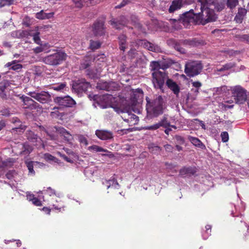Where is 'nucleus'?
Returning a JSON list of instances; mask_svg holds the SVG:
<instances>
[{
	"instance_id": "nucleus-1",
	"label": "nucleus",
	"mask_w": 249,
	"mask_h": 249,
	"mask_svg": "<svg viewBox=\"0 0 249 249\" xmlns=\"http://www.w3.org/2000/svg\"><path fill=\"white\" fill-rule=\"evenodd\" d=\"M198 4L195 7H197L204 14L203 16L206 18H209V22H214L217 17L214 11L220 12L225 7L226 0H197Z\"/></svg>"
},
{
	"instance_id": "nucleus-2",
	"label": "nucleus",
	"mask_w": 249,
	"mask_h": 249,
	"mask_svg": "<svg viewBox=\"0 0 249 249\" xmlns=\"http://www.w3.org/2000/svg\"><path fill=\"white\" fill-rule=\"evenodd\" d=\"M146 109L148 116L158 117L162 114L167 107L166 103L161 95H156L153 98H146Z\"/></svg>"
},
{
	"instance_id": "nucleus-3",
	"label": "nucleus",
	"mask_w": 249,
	"mask_h": 249,
	"mask_svg": "<svg viewBox=\"0 0 249 249\" xmlns=\"http://www.w3.org/2000/svg\"><path fill=\"white\" fill-rule=\"evenodd\" d=\"M198 9H199V8L198 7H197L196 10L195 9L196 12H194V9H191L189 11L183 13L180 16L178 20L183 24L192 22L204 25L209 23L210 20L208 19H209V18H206L205 17L203 16L204 14L201 11L200 12H197Z\"/></svg>"
},
{
	"instance_id": "nucleus-4",
	"label": "nucleus",
	"mask_w": 249,
	"mask_h": 249,
	"mask_svg": "<svg viewBox=\"0 0 249 249\" xmlns=\"http://www.w3.org/2000/svg\"><path fill=\"white\" fill-rule=\"evenodd\" d=\"M203 66L200 61L194 60L187 62L185 65L184 72L190 77H194L200 74Z\"/></svg>"
},
{
	"instance_id": "nucleus-5",
	"label": "nucleus",
	"mask_w": 249,
	"mask_h": 249,
	"mask_svg": "<svg viewBox=\"0 0 249 249\" xmlns=\"http://www.w3.org/2000/svg\"><path fill=\"white\" fill-rule=\"evenodd\" d=\"M168 78V73L164 71L152 73V82L154 88L160 89L162 92H164L165 82Z\"/></svg>"
},
{
	"instance_id": "nucleus-6",
	"label": "nucleus",
	"mask_w": 249,
	"mask_h": 249,
	"mask_svg": "<svg viewBox=\"0 0 249 249\" xmlns=\"http://www.w3.org/2000/svg\"><path fill=\"white\" fill-rule=\"evenodd\" d=\"M66 54L62 52H58L48 55L43 58V62L46 64L51 66H57L65 60Z\"/></svg>"
},
{
	"instance_id": "nucleus-7",
	"label": "nucleus",
	"mask_w": 249,
	"mask_h": 249,
	"mask_svg": "<svg viewBox=\"0 0 249 249\" xmlns=\"http://www.w3.org/2000/svg\"><path fill=\"white\" fill-rule=\"evenodd\" d=\"M27 94L41 104L48 103L51 101V95L48 91L37 89L29 91Z\"/></svg>"
},
{
	"instance_id": "nucleus-8",
	"label": "nucleus",
	"mask_w": 249,
	"mask_h": 249,
	"mask_svg": "<svg viewBox=\"0 0 249 249\" xmlns=\"http://www.w3.org/2000/svg\"><path fill=\"white\" fill-rule=\"evenodd\" d=\"M72 82V89L77 93L85 92L91 87L90 83L84 78H80Z\"/></svg>"
},
{
	"instance_id": "nucleus-9",
	"label": "nucleus",
	"mask_w": 249,
	"mask_h": 249,
	"mask_svg": "<svg viewBox=\"0 0 249 249\" xmlns=\"http://www.w3.org/2000/svg\"><path fill=\"white\" fill-rule=\"evenodd\" d=\"M232 97L236 104H242L247 100L246 90L240 86L234 87L232 90Z\"/></svg>"
},
{
	"instance_id": "nucleus-10",
	"label": "nucleus",
	"mask_w": 249,
	"mask_h": 249,
	"mask_svg": "<svg viewBox=\"0 0 249 249\" xmlns=\"http://www.w3.org/2000/svg\"><path fill=\"white\" fill-rule=\"evenodd\" d=\"M54 102L59 106L66 107H72L76 105L75 100L69 95L56 97L54 98Z\"/></svg>"
},
{
	"instance_id": "nucleus-11",
	"label": "nucleus",
	"mask_w": 249,
	"mask_h": 249,
	"mask_svg": "<svg viewBox=\"0 0 249 249\" xmlns=\"http://www.w3.org/2000/svg\"><path fill=\"white\" fill-rule=\"evenodd\" d=\"M96 87L98 89L109 91L118 90L119 86L117 83L115 82L101 81L97 83Z\"/></svg>"
},
{
	"instance_id": "nucleus-12",
	"label": "nucleus",
	"mask_w": 249,
	"mask_h": 249,
	"mask_svg": "<svg viewBox=\"0 0 249 249\" xmlns=\"http://www.w3.org/2000/svg\"><path fill=\"white\" fill-rule=\"evenodd\" d=\"M129 22L128 18L124 16H121L117 18H112L109 21V23L113 28L120 30L127 25Z\"/></svg>"
},
{
	"instance_id": "nucleus-13",
	"label": "nucleus",
	"mask_w": 249,
	"mask_h": 249,
	"mask_svg": "<svg viewBox=\"0 0 249 249\" xmlns=\"http://www.w3.org/2000/svg\"><path fill=\"white\" fill-rule=\"evenodd\" d=\"M92 31L95 36H102L105 33L104 22L102 20H97L92 26Z\"/></svg>"
},
{
	"instance_id": "nucleus-14",
	"label": "nucleus",
	"mask_w": 249,
	"mask_h": 249,
	"mask_svg": "<svg viewBox=\"0 0 249 249\" xmlns=\"http://www.w3.org/2000/svg\"><path fill=\"white\" fill-rule=\"evenodd\" d=\"M95 135L100 140L108 141L113 139V133L106 129H97L95 131Z\"/></svg>"
},
{
	"instance_id": "nucleus-15",
	"label": "nucleus",
	"mask_w": 249,
	"mask_h": 249,
	"mask_svg": "<svg viewBox=\"0 0 249 249\" xmlns=\"http://www.w3.org/2000/svg\"><path fill=\"white\" fill-rule=\"evenodd\" d=\"M88 150L93 152H103L106 153L102 154V156L107 157L109 158H112L114 157V154L110 151H108L107 149H104L101 146L97 145H92L88 148Z\"/></svg>"
},
{
	"instance_id": "nucleus-16",
	"label": "nucleus",
	"mask_w": 249,
	"mask_h": 249,
	"mask_svg": "<svg viewBox=\"0 0 249 249\" xmlns=\"http://www.w3.org/2000/svg\"><path fill=\"white\" fill-rule=\"evenodd\" d=\"M56 131L61 137H63L64 140L69 143H72L73 139L72 135L65 128L62 127H55Z\"/></svg>"
},
{
	"instance_id": "nucleus-17",
	"label": "nucleus",
	"mask_w": 249,
	"mask_h": 249,
	"mask_svg": "<svg viewBox=\"0 0 249 249\" xmlns=\"http://www.w3.org/2000/svg\"><path fill=\"white\" fill-rule=\"evenodd\" d=\"M26 137L27 139L32 143H37L41 144L42 142L41 139L33 131L31 130H27L26 132Z\"/></svg>"
},
{
	"instance_id": "nucleus-18",
	"label": "nucleus",
	"mask_w": 249,
	"mask_h": 249,
	"mask_svg": "<svg viewBox=\"0 0 249 249\" xmlns=\"http://www.w3.org/2000/svg\"><path fill=\"white\" fill-rule=\"evenodd\" d=\"M141 45L143 48L147 49L149 51L154 52H160V48L158 45L153 44L146 40H142L141 41Z\"/></svg>"
},
{
	"instance_id": "nucleus-19",
	"label": "nucleus",
	"mask_w": 249,
	"mask_h": 249,
	"mask_svg": "<svg viewBox=\"0 0 249 249\" xmlns=\"http://www.w3.org/2000/svg\"><path fill=\"white\" fill-rule=\"evenodd\" d=\"M10 86L7 80H3L0 82V97L3 100L7 99V94L6 89Z\"/></svg>"
},
{
	"instance_id": "nucleus-20",
	"label": "nucleus",
	"mask_w": 249,
	"mask_h": 249,
	"mask_svg": "<svg viewBox=\"0 0 249 249\" xmlns=\"http://www.w3.org/2000/svg\"><path fill=\"white\" fill-rule=\"evenodd\" d=\"M167 87L170 89L173 93L178 97V94L180 92V88L177 84L173 81V80L168 78L166 82L165 83Z\"/></svg>"
},
{
	"instance_id": "nucleus-21",
	"label": "nucleus",
	"mask_w": 249,
	"mask_h": 249,
	"mask_svg": "<svg viewBox=\"0 0 249 249\" xmlns=\"http://www.w3.org/2000/svg\"><path fill=\"white\" fill-rule=\"evenodd\" d=\"M102 184L107 186V189L113 188L114 189H119L120 185L117 179L114 177H111L109 180L103 179Z\"/></svg>"
},
{
	"instance_id": "nucleus-22",
	"label": "nucleus",
	"mask_w": 249,
	"mask_h": 249,
	"mask_svg": "<svg viewBox=\"0 0 249 249\" xmlns=\"http://www.w3.org/2000/svg\"><path fill=\"white\" fill-rule=\"evenodd\" d=\"M183 5V0H174L169 7L168 11L172 13L179 10Z\"/></svg>"
},
{
	"instance_id": "nucleus-23",
	"label": "nucleus",
	"mask_w": 249,
	"mask_h": 249,
	"mask_svg": "<svg viewBox=\"0 0 249 249\" xmlns=\"http://www.w3.org/2000/svg\"><path fill=\"white\" fill-rule=\"evenodd\" d=\"M196 173V168L192 167H184L179 171V175L182 177L191 176Z\"/></svg>"
},
{
	"instance_id": "nucleus-24",
	"label": "nucleus",
	"mask_w": 249,
	"mask_h": 249,
	"mask_svg": "<svg viewBox=\"0 0 249 249\" xmlns=\"http://www.w3.org/2000/svg\"><path fill=\"white\" fill-rule=\"evenodd\" d=\"M54 12L45 13L43 10H41L36 15V18L39 19H48L52 18L54 16Z\"/></svg>"
},
{
	"instance_id": "nucleus-25",
	"label": "nucleus",
	"mask_w": 249,
	"mask_h": 249,
	"mask_svg": "<svg viewBox=\"0 0 249 249\" xmlns=\"http://www.w3.org/2000/svg\"><path fill=\"white\" fill-rule=\"evenodd\" d=\"M21 145V155H28L32 152L33 148L28 142H24Z\"/></svg>"
},
{
	"instance_id": "nucleus-26",
	"label": "nucleus",
	"mask_w": 249,
	"mask_h": 249,
	"mask_svg": "<svg viewBox=\"0 0 249 249\" xmlns=\"http://www.w3.org/2000/svg\"><path fill=\"white\" fill-rule=\"evenodd\" d=\"M188 139L195 146L203 150L206 149L205 145L197 138L189 136Z\"/></svg>"
},
{
	"instance_id": "nucleus-27",
	"label": "nucleus",
	"mask_w": 249,
	"mask_h": 249,
	"mask_svg": "<svg viewBox=\"0 0 249 249\" xmlns=\"http://www.w3.org/2000/svg\"><path fill=\"white\" fill-rule=\"evenodd\" d=\"M202 41L197 38L185 39L183 40V44L190 46H197L202 44Z\"/></svg>"
},
{
	"instance_id": "nucleus-28",
	"label": "nucleus",
	"mask_w": 249,
	"mask_h": 249,
	"mask_svg": "<svg viewBox=\"0 0 249 249\" xmlns=\"http://www.w3.org/2000/svg\"><path fill=\"white\" fill-rule=\"evenodd\" d=\"M11 122L13 124H18L17 126L13 128V130L16 131H19V132H22V130H24L26 127L25 125L21 124L20 120L17 117H13L11 119Z\"/></svg>"
},
{
	"instance_id": "nucleus-29",
	"label": "nucleus",
	"mask_w": 249,
	"mask_h": 249,
	"mask_svg": "<svg viewBox=\"0 0 249 249\" xmlns=\"http://www.w3.org/2000/svg\"><path fill=\"white\" fill-rule=\"evenodd\" d=\"M126 38L125 35L122 34L118 36L119 48L121 51H124L126 48Z\"/></svg>"
},
{
	"instance_id": "nucleus-30",
	"label": "nucleus",
	"mask_w": 249,
	"mask_h": 249,
	"mask_svg": "<svg viewBox=\"0 0 249 249\" xmlns=\"http://www.w3.org/2000/svg\"><path fill=\"white\" fill-rule=\"evenodd\" d=\"M20 98L25 105L29 104L30 105H32L35 108L39 107V105L31 97L22 95L20 97Z\"/></svg>"
},
{
	"instance_id": "nucleus-31",
	"label": "nucleus",
	"mask_w": 249,
	"mask_h": 249,
	"mask_svg": "<svg viewBox=\"0 0 249 249\" xmlns=\"http://www.w3.org/2000/svg\"><path fill=\"white\" fill-rule=\"evenodd\" d=\"M150 70L151 71V73L152 72H161L160 63L159 61H152L150 62Z\"/></svg>"
},
{
	"instance_id": "nucleus-32",
	"label": "nucleus",
	"mask_w": 249,
	"mask_h": 249,
	"mask_svg": "<svg viewBox=\"0 0 249 249\" xmlns=\"http://www.w3.org/2000/svg\"><path fill=\"white\" fill-rule=\"evenodd\" d=\"M25 163L28 169L29 175L34 176L35 175V171L34 170V167L38 162L35 161H25Z\"/></svg>"
},
{
	"instance_id": "nucleus-33",
	"label": "nucleus",
	"mask_w": 249,
	"mask_h": 249,
	"mask_svg": "<svg viewBox=\"0 0 249 249\" xmlns=\"http://www.w3.org/2000/svg\"><path fill=\"white\" fill-rule=\"evenodd\" d=\"M86 74L91 79H98L100 76V73L96 69H87Z\"/></svg>"
},
{
	"instance_id": "nucleus-34",
	"label": "nucleus",
	"mask_w": 249,
	"mask_h": 249,
	"mask_svg": "<svg viewBox=\"0 0 249 249\" xmlns=\"http://www.w3.org/2000/svg\"><path fill=\"white\" fill-rule=\"evenodd\" d=\"M168 115L164 114L162 118L160 119V121L158 122L159 125L160 127H163L164 128H166L167 127H169L170 126V122L168 119Z\"/></svg>"
},
{
	"instance_id": "nucleus-35",
	"label": "nucleus",
	"mask_w": 249,
	"mask_h": 249,
	"mask_svg": "<svg viewBox=\"0 0 249 249\" xmlns=\"http://www.w3.org/2000/svg\"><path fill=\"white\" fill-rule=\"evenodd\" d=\"M127 116L128 118H126L125 116H121L123 120L125 122L129 123L134 121L136 123L139 121V117L134 114L127 113Z\"/></svg>"
},
{
	"instance_id": "nucleus-36",
	"label": "nucleus",
	"mask_w": 249,
	"mask_h": 249,
	"mask_svg": "<svg viewBox=\"0 0 249 249\" xmlns=\"http://www.w3.org/2000/svg\"><path fill=\"white\" fill-rule=\"evenodd\" d=\"M101 43L98 41L90 40L89 48L92 50H95L100 47Z\"/></svg>"
},
{
	"instance_id": "nucleus-37",
	"label": "nucleus",
	"mask_w": 249,
	"mask_h": 249,
	"mask_svg": "<svg viewBox=\"0 0 249 249\" xmlns=\"http://www.w3.org/2000/svg\"><path fill=\"white\" fill-rule=\"evenodd\" d=\"M39 32L36 31V33H33L32 36L33 37V40L34 42L40 46H42L43 44L41 43V41L39 37Z\"/></svg>"
},
{
	"instance_id": "nucleus-38",
	"label": "nucleus",
	"mask_w": 249,
	"mask_h": 249,
	"mask_svg": "<svg viewBox=\"0 0 249 249\" xmlns=\"http://www.w3.org/2000/svg\"><path fill=\"white\" fill-rule=\"evenodd\" d=\"M66 84L65 83H61L60 84L53 85L52 87V89L56 91H61L66 87Z\"/></svg>"
},
{
	"instance_id": "nucleus-39",
	"label": "nucleus",
	"mask_w": 249,
	"mask_h": 249,
	"mask_svg": "<svg viewBox=\"0 0 249 249\" xmlns=\"http://www.w3.org/2000/svg\"><path fill=\"white\" fill-rule=\"evenodd\" d=\"M14 2V0H0V8L6 6H10L12 5Z\"/></svg>"
},
{
	"instance_id": "nucleus-40",
	"label": "nucleus",
	"mask_w": 249,
	"mask_h": 249,
	"mask_svg": "<svg viewBox=\"0 0 249 249\" xmlns=\"http://www.w3.org/2000/svg\"><path fill=\"white\" fill-rule=\"evenodd\" d=\"M21 34H19V36H22V38L23 37H28L29 36H32L33 33H32V31L31 30H22L21 32H19Z\"/></svg>"
},
{
	"instance_id": "nucleus-41",
	"label": "nucleus",
	"mask_w": 249,
	"mask_h": 249,
	"mask_svg": "<svg viewBox=\"0 0 249 249\" xmlns=\"http://www.w3.org/2000/svg\"><path fill=\"white\" fill-rule=\"evenodd\" d=\"M78 140L80 143H82L85 145L88 144V142L86 137L83 135H78Z\"/></svg>"
},
{
	"instance_id": "nucleus-42",
	"label": "nucleus",
	"mask_w": 249,
	"mask_h": 249,
	"mask_svg": "<svg viewBox=\"0 0 249 249\" xmlns=\"http://www.w3.org/2000/svg\"><path fill=\"white\" fill-rule=\"evenodd\" d=\"M238 3V0H227V6L231 9L235 7Z\"/></svg>"
},
{
	"instance_id": "nucleus-43",
	"label": "nucleus",
	"mask_w": 249,
	"mask_h": 249,
	"mask_svg": "<svg viewBox=\"0 0 249 249\" xmlns=\"http://www.w3.org/2000/svg\"><path fill=\"white\" fill-rule=\"evenodd\" d=\"M132 0H123L121 3L115 7V9L121 8L130 3Z\"/></svg>"
},
{
	"instance_id": "nucleus-44",
	"label": "nucleus",
	"mask_w": 249,
	"mask_h": 249,
	"mask_svg": "<svg viewBox=\"0 0 249 249\" xmlns=\"http://www.w3.org/2000/svg\"><path fill=\"white\" fill-rule=\"evenodd\" d=\"M1 115L5 117H9L10 114V111L8 108L3 107L0 111Z\"/></svg>"
},
{
	"instance_id": "nucleus-45",
	"label": "nucleus",
	"mask_w": 249,
	"mask_h": 249,
	"mask_svg": "<svg viewBox=\"0 0 249 249\" xmlns=\"http://www.w3.org/2000/svg\"><path fill=\"white\" fill-rule=\"evenodd\" d=\"M137 55H138V51L134 49H131L128 52V55L131 59H133V58L136 57Z\"/></svg>"
},
{
	"instance_id": "nucleus-46",
	"label": "nucleus",
	"mask_w": 249,
	"mask_h": 249,
	"mask_svg": "<svg viewBox=\"0 0 249 249\" xmlns=\"http://www.w3.org/2000/svg\"><path fill=\"white\" fill-rule=\"evenodd\" d=\"M143 94V91L141 89H136L133 91V98L137 99V97H139L140 95L142 96Z\"/></svg>"
},
{
	"instance_id": "nucleus-47",
	"label": "nucleus",
	"mask_w": 249,
	"mask_h": 249,
	"mask_svg": "<svg viewBox=\"0 0 249 249\" xmlns=\"http://www.w3.org/2000/svg\"><path fill=\"white\" fill-rule=\"evenodd\" d=\"M17 175V173L14 170L9 171L6 174V178L9 179H12L15 176Z\"/></svg>"
},
{
	"instance_id": "nucleus-48",
	"label": "nucleus",
	"mask_w": 249,
	"mask_h": 249,
	"mask_svg": "<svg viewBox=\"0 0 249 249\" xmlns=\"http://www.w3.org/2000/svg\"><path fill=\"white\" fill-rule=\"evenodd\" d=\"M205 228H206L205 233L207 234V235L206 236H205L204 234H202V236L204 239H207L208 236L210 234L212 227L210 225H207L205 227Z\"/></svg>"
},
{
	"instance_id": "nucleus-49",
	"label": "nucleus",
	"mask_w": 249,
	"mask_h": 249,
	"mask_svg": "<svg viewBox=\"0 0 249 249\" xmlns=\"http://www.w3.org/2000/svg\"><path fill=\"white\" fill-rule=\"evenodd\" d=\"M221 137L223 142H227L229 140V134L226 131L222 132L221 134Z\"/></svg>"
},
{
	"instance_id": "nucleus-50",
	"label": "nucleus",
	"mask_w": 249,
	"mask_h": 249,
	"mask_svg": "<svg viewBox=\"0 0 249 249\" xmlns=\"http://www.w3.org/2000/svg\"><path fill=\"white\" fill-rule=\"evenodd\" d=\"M22 68V66L20 64H16V62L14 64H13V65L10 68V69L14 71H18L19 70L21 69Z\"/></svg>"
},
{
	"instance_id": "nucleus-51",
	"label": "nucleus",
	"mask_w": 249,
	"mask_h": 249,
	"mask_svg": "<svg viewBox=\"0 0 249 249\" xmlns=\"http://www.w3.org/2000/svg\"><path fill=\"white\" fill-rule=\"evenodd\" d=\"M225 65V68H226V70H229L233 68H234V67H235L236 66V63H234V62H229V63H227L225 64H224Z\"/></svg>"
},
{
	"instance_id": "nucleus-52",
	"label": "nucleus",
	"mask_w": 249,
	"mask_h": 249,
	"mask_svg": "<svg viewBox=\"0 0 249 249\" xmlns=\"http://www.w3.org/2000/svg\"><path fill=\"white\" fill-rule=\"evenodd\" d=\"M174 47H175V50L178 51L180 53H185V50L183 48L181 47L179 44H176L175 45Z\"/></svg>"
},
{
	"instance_id": "nucleus-53",
	"label": "nucleus",
	"mask_w": 249,
	"mask_h": 249,
	"mask_svg": "<svg viewBox=\"0 0 249 249\" xmlns=\"http://www.w3.org/2000/svg\"><path fill=\"white\" fill-rule=\"evenodd\" d=\"M160 127L158 123L153 125L146 126L145 127V129L147 130H156L159 128Z\"/></svg>"
},
{
	"instance_id": "nucleus-54",
	"label": "nucleus",
	"mask_w": 249,
	"mask_h": 249,
	"mask_svg": "<svg viewBox=\"0 0 249 249\" xmlns=\"http://www.w3.org/2000/svg\"><path fill=\"white\" fill-rule=\"evenodd\" d=\"M44 157L45 159L47 160L55 161V160L56 159L55 157L49 153L45 154Z\"/></svg>"
},
{
	"instance_id": "nucleus-55",
	"label": "nucleus",
	"mask_w": 249,
	"mask_h": 249,
	"mask_svg": "<svg viewBox=\"0 0 249 249\" xmlns=\"http://www.w3.org/2000/svg\"><path fill=\"white\" fill-rule=\"evenodd\" d=\"M240 38L241 41H245L247 43L249 44V35L245 34L241 35Z\"/></svg>"
},
{
	"instance_id": "nucleus-56",
	"label": "nucleus",
	"mask_w": 249,
	"mask_h": 249,
	"mask_svg": "<svg viewBox=\"0 0 249 249\" xmlns=\"http://www.w3.org/2000/svg\"><path fill=\"white\" fill-rule=\"evenodd\" d=\"M247 10L245 8H239L238 10L237 14L241 16L245 17L246 15Z\"/></svg>"
},
{
	"instance_id": "nucleus-57",
	"label": "nucleus",
	"mask_w": 249,
	"mask_h": 249,
	"mask_svg": "<svg viewBox=\"0 0 249 249\" xmlns=\"http://www.w3.org/2000/svg\"><path fill=\"white\" fill-rule=\"evenodd\" d=\"M160 69L165 71L170 67V64L168 62H165V63H160Z\"/></svg>"
},
{
	"instance_id": "nucleus-58",
	"label": "nucleus",
	"mask_w": 249,
	"mask_h": 249,
	"mask_svg": "<svg viewBox=\"0 0 249 249\" xmlns=\"http://www.w3.org/2000/svg\"><path fill=\"white\" fill-rule=\"evenodd\" d=\"M192 85L194 87L196 88L195 92H198V89L201 87L202 84L198 81H196L192 83Z\"/></svg>"
},
{
	"instance_id": "nucleus-59",
	"label": "nucleus",
	"mask_w": 249,
	"mask_h": 249,
	"mask_svg": "<svg viewBox=\"0 0 249 249\" xmlns=\"http://www.w3.org/2000/svg\"><path fill=\"white\" fill-rule=\"evenodd\" d=\"M244 17L241 16V15H239V14H237L234 18V20L236 21V22L241 23H242L244 19Z\"/></svg>"
},
{
	"instance_id": "nucleus-60",
	"label": "nucleus",
	"mask_w": 249,
	"mask_h": 249,
	"mask_svg": "<svg viewBox=\"0 0 249 249\" xmlns=\"http://www.w3.org/2000/svg\"><path fill=\"white\" fill-rule=\"evenodd\" d=\"M75 6L78 8H81L83 6V1L82 0H72Z\"/></svg>"
},
{
	"instance_id": "nucleus-61",
	"label": "nucleus",
	"mask_w": 249,
	"mask_h": 249,
	"mask_svg": "<svg viewBox=\"0 0 249 249\" xmlns=\"http://www.w3.org/2000/svg\"><path fill=\"white\" fill-rule=\"evenodd\" d=\"M45 191L50 196L56 195L55 191L51 187H49L45 190Z\"/></svg>"
},
{
	"instance_id": "nucleus-62",
	"label": "nucleus",
	"mask_w": 249,
	"mask_h": 249,
	"mask_svg": "<svg viewBox=\"0 0 249 249\" xmlns=\"http://www.w3.org/2000/svg\"><path fill=\"white\" fill-rule=\"evenodd\" d=\"M34 53H38L44 51V48L41 46L36 47L33 49Z\"/></svg>"
},
{
	"instance_id": "nucleus-63",
	"label": "nucleus",
	"mask_w": 249,
	"mask_h": 249,
	"mask_svg": "<svg viewBox=\"0 0 249 249\" xmlns=\"http://www.w3.org/2000/svg\"><path fill=\"white\" fill-rule=\"evenodd\" d=\"M60 155L64 160H65L67 162H70V163L73 162V160L72 159H71V158L68 157L65 155L60 154Z\"/></svg>"
},
{
	"instance_id": "nucleus-64",
	"label": "nucleus",
	"mask_w": 249,
	"mask_h": 249,
	"mask_svg": "<svg viewBox=\"0 0 249 249\" xmlns=\"http://www.w3.org/2000/svg\"><path fill=\"white\" fill-rule=\"evenodd\" d=\"M33 203L36 206H39L42 205L41 201L37 197L34 198V200L32 201Z\"/></svg>"
}]
</instances>
